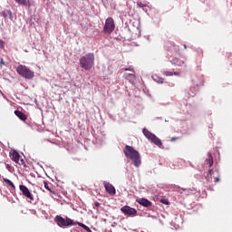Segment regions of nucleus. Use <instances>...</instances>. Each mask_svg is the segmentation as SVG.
Listing matches in <instances>:
<instances>
[{
	"mask_svg": "<svg viewBox=\"0 0 232 232\" xmlns=\"http://www.w3.org/2000/svg\"><path fill=\"white\" fill-rule=\"evenodd\" d=\"M178 140V138H172L171 140H170V141L171 142H174V141H176Z\"/></svg>",
	"mask_w": 232,
	"mask_h": 232,
	"instance_id": "29",
	"label": "nucleus"
},
{
	"mask_svg": "<svg viewBox=\"0 0 232 232\" xmlns=\"http://www.w3.org/2000/svg\"><path fill=\"white\" fill-rule=\"evenodd\" d=\"M170 63L177 66H182L185 64L184 61L179 60L178 58H172V60H170Z\"/></svg>",
	"mask_w": 232,
	"mask_h": 232,
	"instance_id": "13",
	"label": "nucleus"
},
{
	"mask_svg": "<svg viewBox=\"0 0 232 232\" xmlns=\"http://www.w3.org/2000/svg\"><path fill=\"white\" fill-rule=\"evenodd\" d=\"M3 181L6 183L9 187L13 188V189H15L14 184L8 179L3 178Z\"/></svg>",
	"mask_w": 232,
	"mask_h": 232,
	"instance_id": "15",
	"label": "nucleus"
},
{
	"mask_svg": "<svg viewBox=\"0 0 232 232\" xmlns=\"http://www.w3.org/2000/svg\"><path fill=\"white\" fill-rule=\"evenodd\" d=\"M16 72L24 79L32 80L34 77V72L31 71L26 65H19L16 67Z\"/></svg>",
	"mask_w": 232,
	"mask_h": 232,
	"instance_id": "4",
	"label": "nucleus"
},
{
	"mask_svg": "<svg viewBox=\"0 0 232 232\" xmlns=\"http://www.w3.org/2000/svg\"><path fill=\"white\" fill-rule=\"evenodd\" d=\"M113 30H115V22L113 21L112 17H108L105 21L103 32L111 34Z\"/></svg>",
	"mask_w": 232,
	"mask_h": 232,
	"instance_id": "6",
	"label": "nucleus"
},
{
	"mask_svg": "<svg viewBox=\"0 0 232 232\" xmlns=\"http://www.w3.org/2000/svg\"><path fill=\"white\" fill-rule=\"evenodd\" d=\"M2 16L4 18H7L8 16H12V11L11 10H4V11H2Z\"/></svg>",
	"mask_w": 232,
	"mask_h": 232,
	"instance_id": "16",
	"label": "nucleus"
},
{
	"mask_svg": "<svg viewBox=\"0 0 232 232\" xmlns=\"http://www.w3.org/2000/svg\"><path fill=\"white\" fill-rule=\"evenodd\" d=\"M104 187L107 193L111 194V196L116 194V188L109 182H104Z\"/></svg>",
	"mask_w": 232,
	"mask_h": 232,
	"instance_id": "9",
	"label": "nucleus"
},
{
	"mask_svg": "<svg viewBox=\"0 0 232 232\" xmlns=\"http://www.w3.org/2000/svg\"><path fill=\"white\" fill-rule=\"evenodd\" d=\"M14 115H16V117L20 119V121H27V116L21 111H14Z\"/></svg>",
	"mask_w": 232,
	"mask_h": 232,
	"instance_id": "12",
	"label": "nucleus"
},
{
	"mask_svg": "<svg viewBox=\"0 0 232 232\" xmlns=\"http://www.w3.org/2000/svg\"><path fill=\"white\" fill-rule=\"evenodd\" d=\"M205 162H206V165H208L209 168L213 166L214 164L213 156H211L210 153H208V155L207 156Z\"/></svg>",
	"mask_w": 232,
	"mask_h": 232,
	"instance_id": "14",
	"label": "nucleus"
},
{
	"mask_svg": "<svg viewBox=\"0 0 232 232\" xmlns=\"http://www.w3.org/2000/svg\"><path fill=\"white\" fill-rule=\"evenodd\" d=\"M6 169H7L8 170H11L12 167L7 164V165H6Z\"/></svg>",
	"mask_w": 232,
	"mask_h": 232,
	"instance_id": "30",
	"label": "nucleus"
},
{
	"mask_svg": "<svg viewBox=\"0 0 232 232\" xmlns=\"http://www.w3.org/2000/svg\"><path fill=\"white\" fill-rule=\"evenodd\" d=\"M94 207H95V208H99V207H100V203H99V202H95V203H94Z\"/></svg>",
	"mask_w": 232,
	"mask_h": 232,
	"instance_id": "27",
	"label": "nucleus"
},
{
	"mask_svg": "<svg viewBox=\"0 0 232 232\" xmlns=\"http://www.w3.org/2000/svg\"><path fill=\"white\" fill-rule=\"evenodd\" d=\"M94 64L95 54H93L92 53H87L80 59L81 67L86 71L92 70Z\"/></svg>",
	"mask_w": 232,
	"mask_h": 232,
	"instance_id": "3",
	"label": "nucleus"
},
{
	"mask_svg": "<svg viewBox=\"0 0 232 232\" xmlns=\"http://www.w3.org/2000/svg\"><path fill=\"white\" fill-rule=\"evenodd\" d=\"M124 154L127 159H130L132 164L139 168L141 165V156L137 150L130 145H126L124 149Z\"/></svg>",
	"mask_w": 232,
	"mask_h": 232,
	"instance_id": "2",
	"label": "nucleus"
},
{
	"mask_svg": "<svg viewBox=\"0 0 232 232\" xmlns=\"http://www.w3.org/2000/svg\"><path fill=\"white\" fill-rule=\"evenodd\" d=\"M18 165H25L24 160H21L20 162L17 163Z\"/></svg>",
	"mask_w": 232,
	"mask_h": 232,
	"instance_id": "25",
	"label": "nucleus"
},
{
	"mask_svg": "<svg viewBox=\"0 0 232 232\" xmlns=\"http://www.w3.org/2000/svg\"><path fill=\"white\" fill-rule=\"evenodd\" d=\"M121 211L124 215H129V216H135V215H137V210L135 208L128 207V206L121 207Z\"/></svg>",
	"mask_w": 232,
	"mask_h": 232,
	"instance_id": "8",
	"label": "nucleus"
},
{
	"mask_svg": "<svg viewBox=\"0 0 232 232\" xmlns=\"http://www.w3.org/2000/svg\"><path fill=\"white\" fill-rule=\"evenodd\" d=\"M216 182H219V178H216Z\"/></svg>",
	"mask_w": 232,
	"mask_h": 232,
	"instance_id": "32",
	"label": "nucleus"
},
{
	"mask_svg": "<svg viewBox=\"0 0 232 232\" xmlns=\"http://www.w3.org/2000/svg\"><path fill=\"white\" fill-rule=\"evenodd\" d=\"M10 159L11 160L14 161L16 164L19 163L20 155L17 150H13L10 152Z\"/></svg>",
	"mask_w": 232,
	"mask_h": 232,
	"instance_id": "10",
	"label": "nucleus"
},
{
	"mask_svg": "<svg viewBox=\"0 0 232 232\" xmlns=\"http://www.w3.org/2000/svg\"><path fill=\"white\" fill-rule=\"evenodd\" d=\"M172 75L179 76L180 72H172Z\"/></svg>",
	"mask_w": 232,
	"mask_h": 232,
	"instance_id": "26",
	"label": "nucleus"
},
{
	"mask_svg": "<svg viewBox=\"0 0 232 232\" xmlns=\"http://www.w3.org/2000/svg\"><path fill=\"white\" fill-rule=\"evenodd\" d=\"M55 222L60 227H75V226L78 225L79 227H82L83 230H85L86 232H92V229L89 227H87L85 224L75 222L70 218H64L61 216H56L55 217Z\"/></svg>",
	"mask_w": 232,
	"mask_h": 232,
	"instance_id": "1",
	"label": "nucleus"
},
{
	"mask_svg": "<svg viewBox=\"0 0 232 232\" xmlns=\"http://www.w3.org/2000/svg\"><path fill=\"white\" fill-rule=\"evenodd\" d=\"M160 202L161 204L169 205V201L166 198H160Z\"/></svg>",
	"mask_w": 232,
	"mask_h": 232,
	"instance_id": "19",
	"label": "nucleus"
},
{
	"mask_svg": "<svg viewBox=\"0 0 232 232\" xmlns=\"http://www.w3.org/2000/svg\"><path fill=\"white\" fill-rule=\"evenodd\" d=\"M1 64H5V63L3 61V60H1Z\"/></svg>",
	"mask_w": 232,
	"mask_h": 232,
	"instance_id": "31",
	"label": "nucleus"
},
{
	"mask_svg": "<svg viewBox=\"0 0 232 232\" xmlns=\"http://www.w3.org/2000/svg\"><path fill=\"white\" fill-rule=\"evenodd\" d=\"M44 187H45V188H46L50 193H53V195L56 194L54 191L52 190V188H50V184L47 183V181H44Z\"/></svg>",
	"mask_w": 232,
	"mask_h": 232,
	"instance_id": "18",
	"label": "nucleus"
},
{
	"mask_svg": "<svg viewBox=\"0 0 232 232\" xmlns=\"http://www.w3.org/2000/svg\"><path fill=\"white\" fill-rule=\"evenodd\" d=\"M163 74L166 76H173V72H164Z\"/></svg>",
	"mask_w": 232,
	"mask_h": 232,
	"instance_id": "23",
	"label": "nucleus"
},
{
	"mask_svg": "<svg viewBox=\"0 0 232 232\" xmlns=\"http://www.w3.org/2000/svg\"><path fill=\"white\" fill-rule=\"evenodd\" d=\"M129 78H130L131 80H135L136 76H135L134 73H129V74L127 75V79H129Z\"/></svg>",
	"mask_w": 232,
	"mask_h": 232,
	"instance_id": "21",
	"label": "nucleus"
},
{
	"mask_svg": "<svg viewBox=\"0 0 232 232\" xmlns=\"http://www.w3.org/2000/svg\"><path fill=\"white\" fill-rule=\"evenodd\" d=\"M143 134H144V136H145L149 140H150V142L154 143V144L157 145L159 148H161L162 142H161L160 139H158L157 136H156L154 133L149 131L148 129L144 128V129H143Z\"/></svg>",
	"mask_w": 232,
	"mask_h": 232,
	"instance_id": "5",
	"label": "nucleus"
},
{
	"mask_svg": "<svg viewBox=\"0 0 232 232\" xmlns=\"http://www.w3.org/2000/svg\"><path fill=\"white\" fill-rule=\"evenodd\" d=\"M184 49H187V44H184Z\"/></svg>",
	"mask_w": 232,
	"mask_h": 232,
	"instance_id": "33",
	"label": "nucleus"
},
{
	"mask_svg": "<svg viewBox=\"0 0 232 232\" xmlns=\"http://www.w3.org/2000/svg\"><path fill=\"white\" fill-rule=\"evenodd\" d=\"M138 204H140L141 206H143L144 208H150L152 203L151 201L146 199V198H139L137 200Z\"/></svg>",
	"mask_w": 232,
	"mask_h": 232,
	"instance_id": "11",
	"label": "nucleus"
},
{
	"mask_svg": "<svg viewBox=\"0 0 232 232\" xmlns=\"http://www.w3.org/2000/svg\"><path fill=\"white\" fill-rule=\"evenodd\" d=\"M138 6H139L140 8H144V7H146V5L143 4L142 2H138Z\"/></svg>",
	"mask_w": 232,
	"mask_h": 232,
	"instance_id": "22",
	"label": "nucleus"
},
{
	"mask_svg": "<svg viewBox=\"0 0 232 232\" xmlns=\"http://www.w3.org/2000/svg\"><path fill=\"white\" fill-rule=\"evenodd\" d=\"M15 3L21 5H24V6H27L28 4L30 3L29 0H14Z\"/></svg>",
	"mask_w": 232,
	"mask_h": 232,
	"instance_id": "17",
	"label": "nucleus"
},
{
	"mask_svg": "<svg viewBox=\"0 0 232 232\" xmlns=\"http://www.w3.org/2000/svg\"><path fill=\"white\" fill-rule=\"evenodd\" d=\"M124 71H130V72H132L133 73H135L134 69H133V68H131V67L125 68V69H124Z\"/></svg>",
	"mask_w": 232,
	"mask_h": 232,
	"instance_id": "24",
	"label": "nucleus"
},
{
	"mask_svg": "<svg viewBox=\"0 0 232 232\" xmlns=\"http://www.w3.org/2000/svg\"><path fill=\"white\" fill-rule=\"evenodd\" d=\"M20 190L24 197H25L26 198H29L31 201H34V197H33L30 189L27 188V187L25 185H20Z\"/></svg>",
	"mask_w": 232,
	"mask_h": 232,
	"instance_id": "7",
	"label": "nucleus"
},
{
	"mask_svg": "<svg viewBox=\"0 0 232 232\" xmlns=\"http://www.w3.org/2000/svg\"><path fill=\"white\" fill-rule=\"evenodd\" d=\"M208 172H209L210 176H212L214 174V169H209Z\"/></svg>",
	"mask_w": 232,
	"mask_h": 232,
	"instance_id": "28",
	"label": "nucleus"
},
{
	"mask_svg": "<svg viewBox=\"0 0 232 232\" xmlns=\"http://www.w3.org/2000/svg\"><path fill=\"white\" fill-rule=\"evenodd\" d=\"M5 41H3V40L0 39V50L5 49Z\"/></svg>",
	"mask_w": 232,
	"mask_h": 232,
	"instance_id": "20",
	"label": "nucleus"
}]
</instances>
